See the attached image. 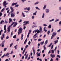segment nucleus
Masks as SVG:
<instances>
[{"label":"nucleus","mask_w":61,"mask_h":61,"mask_svg":"<svg viewBox=\"0 0 61 61\" xmlns=\"http://www.w3.org/2000/svg\"><path fill=\"white\" fill-rule=\"evenodd\" d=\"M57 56L59 58H60V56H59V55H57Z\"/></svg>","instance_id":"obj_51"},{"label":"nucleus","mask_w":61,"mask_h":61,"mask_svg":"<svg viewBox=\"0 0 61 61\" xmlns=\"http://www.w3.org/2000/svg\"><path fill=\"white\" fill-rule=\"evenodd\" d=\"M2 36L3 38H5V34L4 33L2 35Z\"/></svg>","instance_id":"obj_40"},{"label":"nucleus","mask_w":61,"mask_h":61,"mask_svg":"<svg viewBox=\"0 0 61 61\" xmlns=\"http://www.w3.org/2000/svg\"><path fill=\"white\" fill-rule=\"evenodd\" d=\"M24 56H23L22 58V59H24Z\"/></svg>","instance_id":"obj_61"},{"label":"nucleus","mask_w":61,"mask_h":61,"mask_svg":"<svg viewBox=\"0 0 61 61\" xmlns=\"http://www.w3.org/2000/svg\"><path fill=\"white\" fill-rule=\"evenodd\" d=\"M4 46V44H2L1 45V47H3Z\"/></svg>","instance_id":"obj_63"},{"label":"nucleus","mask_w":61,"mask_h":61,"mask_svg":"<svg viewBox=\"0 0 61 61\" xmlns=\"http://www.w3.org/2000/svg\"><path fill=\"white\" fill-rule=\"evenodd\" d=\"M13 45V43H11V44L10 45V47H11L12 45Z\"/></svg>","instance_id":"obj_54"},{"label":"nucleus","mask_w":61,"mask_h":61,"mask_svg":"<svg viewBox=\"0 0 61 61\" xmlns=\"http://www.w3.org/2000/svg\"><path fill=\"white\" fill-rule=\"evenodd\" d=\"M22 22V20H20L19 21V23H21V22Z\"/></svg>","instance_id":"obj_60"},{"label":"nucleus","mask_w":61,"mask_h":61,"mask_svg":"<svg viewBox=\"0 0 61 61\" xmlns=\"http://www.w3.org/2000/svg\"><path fill=\"white\" fill-rule=\"evenodd\" d=\"M18 6H19V5H15V7H18Z\"/></svg>","instance_id":"obj_41"},{"label":"nucleus","mask_w":61,"mask_h":61,"mask_svg":"<svg viewBox=\"0 0 61 61\" xmlns=\"http://www.w3.org/2000/svg\"><path fill=\"white\" fill-rule=\"evenodd\" d=\"M5 41H3L2 43H1V44H3V45H4V44L5 43Z\"/></svg>","instance_id":"obj_36"},{"label":"nucleus","mask_w":61,"mask_h":61,"mask_svg":"<svg viewBox=\"0 0 61 61\" xmlns=\"http://www.w3.org/2000/svg\"><path fill=\"white\" fill-rule=\"evenodd\" d=\"M31 30H30L29 31V32L30 34H31Z\"/></svg>","instance_id":"obj_59"},{"label":"nucleus","mask_w":61,"mask_h":61,"mask_svg":"<svg viewBox=\"0 0 61 61\" xmlns=\"http://www.w3.org/2000/svg\"><path fill=\"white\" fill-rule=\"evenodd\" d=\"M51 52H52V54H54V50H51Z\"/></svg>","instance_id":"obj_28"},{"label":"nucleus","mask_w":61,"mask_h":61,"mask_svg":"<svg viewBox=\"0 0 61 61\" xmlns=\"http://www.w3.org/2000/svg\"><path fill=\"white\" fill-rule=\"evenodd\" d=\"M54 46L53 45H52L51 46V49H53V46Z\"/></svg>","instance_id":"obj_52"},{"label":"nucleus","mask_w":61,"mask_h":61,"mask_svg":"<svg viewBox=\"0 0 61 61\" xmlns=\"http://www.w3.org/2000/svg\"><path fill=\"white\" fill-rule=\"evenodd\" d=\"M10 9H11V13H13V12H14V10L13 9V7H10Z\"/></svg>","instance_id":"obj_9"},{"label":"nucleus","mask_w":61,"mask_h":61,"mask_svg":"<svg viewBox=\"0 0 61 61\" xmlns=\"http://www.w3.org/2000/svg\"><path fill=\"white\" fill-rule=\"evenodd\" d=\"M43 25H44V26H47V25H46L45 24H44Z\"/></svg>","instance_id":"obj_58"},{"label":"nucleus","mask_w":61,"mask_h":61,"mask_svg":"<svg viewBox=\"0 0 61 61\" xmlns=\"http://www.w3.org/2000/svg\"><path fill=\"white\" fill-rule=\"evenodd\" d=\"M37 56H40V53H39L38 55Z\"/></svg>","instance_id":"obj_50"},{"label":"nucleus","mask_w":61,"mask_h":61,"mask_svg":"<svg viewBox=\"0 0 61 61\" xmlns=\"http://www.w3.org/2000/svg\"><path fill=\"white\" fill-rule=\"evenodd\" d=\"M46 5H45L44 7H43V9H45L46 8Z\"/></svg>","instance_id":"obj_31"},{"label":"nucleus","mask_w":61,"mask_h":61,"mask_svg":"<svg viewBox=\"0 0 61 61\" xmlns=\"http://www.w3.org/2000/svg\"><path fill=\"white\" fill-rule=\"evenodd\" d=\"M37 36V33H36L34 35V36L33 37H35V36Z\"/></svg>","instance_id":"obj_46"},{"label":"nucleus","mask_w":61,"mask_h":61,"mask_svg":"<svg viewBox=\"0 0 61 61\" xmlns=\"http://www.w3.org/2000/svg\"><path fill=\"white\" fill-rule=\"evenodd\" d=\"M4 21L2 20L0 22V24H3V23H4Z\"/></svg>","instance_id":"obj_19"},{"label":"nucleus","mask_w":61,"mask_h":61,"mask_svg":"<svg viewBox=\"0 0 61 61\" xmlns=\"http://www.w3.org/2000/svg\"><path fill=\"white\" fill-rule=\"evenodd\" d=\"M2 15V13H1V12H0V16H1Z\"/></svg>","instance_id":"obj_43"},{"label":"nucleus","mask_w":61,"mask_h":61,"mask_svg":"<svg viewBox=\"0 0 61 61\" xmlns=\"http://www.w3.org/2000/svg\"><path fill=\"white\" fill-rule=\"evenodd\" d=\"M22 15L23 16V17H25V15H24V13L23 12H22Z\"/></svg>","instance_id":"obj_30"},{"label":"nucleus","mask_w":61,"mask_h":61,"mask_svg":"<svg viewBox=\"0 0 61 61\" xmlns=\"http://www.w3.org/2000/svg\"><path fill=\"white\" fill-rule=\"evenodd\" d=\"M49 12V10L48 9H46V12L47 13H48V12Z\"/></svg>","instance_id":"obj_15"},{"label":"nucleus","mask_w":61,"mask_h":61,"mask_svg":"<svg viewBox=\"0 0 61 61\" xmlns=\"http://www.w3.org/2000/svg\"><path fill=\"white\" fill-rule=\"evenodd\" d=\"M10 15L11 17H14L15 16V15L13 13H11Z\"/></svg>","instance_id":"obj_7"},{"label":"nucleus","mask_w":61,"mask_h":61,"mask_svg":"<svg viewBox=\"0 0 61 61\" xmlns=\"http://www.w3.org/2000/svg\"><path fill=\"white\" fill-rule=\"evenodd\" d=\"M14 24V25L13 26V27H15L16 26V25H17V23L16 22H13V23H12L10 25L11 26H12V25H13Z\"/></svg>","instance_id":"obj_1"},{"label":"nucleus","mask_w":61,"mask_h":61,"mask_svg":"<svg viewBox=\"0 0 61 61\" xmlns=\"http://www.w3.org/2000/svg\"><path fill=\"white\" fill-rule=\"evenodd\" d=\"M45 55H46L45 54H44L43 55V57H45Z\"/></svg>","instance_id":"obj_57"},{"label":"nucleus","mask_w":61,"mask_h":61,"mask_svg":"<svg viewBox=\"0 0 61 61\" xmlns=\"http://www.w3.org/2000/svg\"><path fill=\"white\" fill-rule=\"evenodd\" d=\"M28 45H30V44H31V42L30 41H29L28 42Z\"/></svg>","instance_id":"obj_44"},{"label":"nucleus","mask_w":61,"mask_h":61,"mask_svg":"<svg viewBox=\"0 0 61 61\" xmlns=\"http://www.w3.org/2000/svg\"><path fill=\"white\" fill-rule=\"evenodd\" d=\"M38 30V29L36 30L35 31V33H36L37 32Z\"/></svg>","instance_id":"obj_55"},{"label":"nucleus","mask_w":61,"mask_h":61,"mask_svg":"<svg viewBox=\"0 0 61 61\" xmlns=\"http://www.w3.org/2000/svg\"><path fill=\"white\" fill-rule=\"evenodd\" d=\"M51 25H50L48 26V28H51Z\"/></svg>","instance_id":"obj_25"},{"label":"nucleus","mask_w":61,"mask_h":61,"mask_svg":"<svg viewBox=\"0 0 61 61\" xmlns=\"http://www.w3.org/2000/svg\"><path fill=\"white\" fill-rule=\"evenodd\" d=\"M9 38V37H8V36H7V37H6V39H8Z\"/></svg>","instance_id":"obj_48"},{"label":"nucleus","mask_w":61,"mask_h":61,"mask_svg":"<svg viewBox=\"0 0 61 61\" xmlns=\"http://www.w3.org/2000/svg\"><path fill=\"white\" fill-rule=\"evenodd\" d=\"M28 55H26L25 56V59H27V57H28Z\"/></svg>","instance_id":"obj_35"},{"label":"nucleus","mask_w":61,"mask_h":61,"mask_svg":"<svg viewBox=\"0 0 61 61\" xmlns=\"http://www.w3.org/2000/svg\"><path fill=\"white\" fill-rule=\"evenodd\" d=\"M52 44H53V43H51L50 45L48 46V47H50V46H52Z\"/></svg>","instance_id":"obj_26"},{"label":"nucleus","mask_w":61,"mask_h":61,"mask_svg":"<svg viewBox=\"0 0 61 61\" xmlns=\"http://www.w3.org/2000/svg\"><path fill=\"white\" fill-rule=\"evenodd\" d=\"M30 7H26L24 8V10H27L28 11H30Z\"/></svg>","instance_id":"obj_5"},{"label":"nucleus","mask_w":61,"mask_h":61,"mask_svg":"<svg viewBox=\"0 0 61 61\" xmlns=\"http://www.w3.org/2000/svg\"><path fill=\"white\" fill-rule=\"evenodd\" d=\"M5 54H4V55L2 56H1V58H3V57H4L5 56Z\"/></svg>","instance_id":"obj_37"},{"label":"nucleus","mask_w":61,"mask_h":61,"mask_svg":"<svg viewBox=\"0 0 61 61\" xmlns=\"http://www.w3.org/2000/svg\"><path fill=\"white\" fill-rule=\"evenodd\" d=\"M42 28L41 27H40V29H39V30H38V31L37 32V34H39V33H43V31H42Z\"/></svg>","instance_id":"obj_2"},{"label":"nucleus","mask_w":61,"mask_h":61,"mask_svg":"<svg viewBox=\"0 0 61 61\" xmlns=\"http://www.w3.org/2000/svg\"><path fill=\"white\" fill-rule=\"evenodd\" d=\"M23 30V29H22V28L21 27H20V28L18 30V35H20V34L21 33H22V31Z\"/></svg>","instance_id":"obj_3"},{"label":"nucleus","mask_w":61,"mask_h":61,"mask_svg":"<svg viewBox=\"0 0 61 61\" xmlns=\"http://www.w3.org/2000/svg\"><path fill=\"white\" fill-rule=\"evenodd\" d=\"M3 6H5V7H6V6L5 5H6L8 4V3H6V1H5L3 3Z\"/></svg>","instance_id":"obj_4"},{"label":"nucleus","mask_w":61,"mask_h":61,"mask_svg":"<svg viewBox=\"0 0 61 61\" xmlns=\"http://www.w3.org/2000/svg\"><path fill=\"white\" fill-rule=\"evenodd\" d=\"M6 49H7V48H5L4 49V51H6Z\"/></svg>","instance_id":"obj_45"},{"label":"nucleus","mask_w":61,"mask_h":61,"mask_svg":"<svg viewBox=\"0 0 61 61\" xmlns=\"http://www.w3.org/2000/svg\"><path fill=\"white\" fill-rule=\"evenodd\" d=\"M9 11H10L9 10H8L7 12V13H8H8H9Z\"/></svg>","instance_id":"obj_53"},{"label":"nucleus","mask_w":61,"mask_h":61,"mask_svg":"<svg viewBox=\"0 0 61 61\" xmlns=\"http://www.w3.org/2000/svg\"><path fill=\"white\" fill-rule=\"evenodd\" d=\"M54 21V19H53L52 20H51L49 21V22H52V21Z\"/></svg>","instance_id":"obj_32"},{"label":"nucleus","mask_w":61,"mask_h":61,"mask_svg":"<svg viewBox=\"0 0 61 61\" xmlns=\"http://www.w3.org/2000/svg\"><path fill=\"white\" fill-rule=\"evenodd\" d=\"M25 23H26L25 24L26 25H27V24H29V21H24L23 22L24 24H25Z\"/></svg>","instance_id":"obj_11"},{"label":"nucleus","mask_w":61,"mask_h":61,"mask_svg":"<svg viewBox=\"0 0 61 61\" xmlns=\"http://www.w3.org/2000/svg\"><path fill=\"white\" fill-rule=\"evenodd\" d=\"M51 57L52 58H54L55 57V55L54 54L52 55V54H51Z\"/></svg>","instance_id":"obj_8"},{"label":"nucleus","mask_w":61,"mask_h":61,"mask_svg":"<svg viewBox=\"0 0 61 61\" xmlns=\"http://www.w3.org/2000/svg\"><path fill=\"white\" fill-rule=\"evenodd\" d=\"M16 37V35L14 36L13 37V38H15Z\"/></svg>","instance_id":"obj_29"},{"label":"nucleus","mask_w":61,"mask_h":61,"mask_svg":"<svg viewBox=\"0 0 61 61\" xmlns=\"http://www.w3.org/2000/svg\"><path fill=\"white\" fill-rule=\"evenodd\" d=\"M9 23L10 24L11 23V22L12 21V19L11 18H10L9 19Z\"/></svg>","instance_id":"obj_13"},{"label":"nucleus","mask_w":61,"mask_h":61,"mask_svg":"<svg viewBox=\"0 0 61 61\" xmlns=\"http://www.w3.org/2000/svg\"><path fill=\"white\" fill-rule=\"evenodd\" d=\"M26 49H25V48L23 51V52H22V54H24L25 53V51L26 50Z\"/></svg>","instance_id":"obj_20"},{"label":"nucleus","mask_w":61,"mask_h":61,"mask_svg":"<svg viewBox=\"0 0 61 61\" xmlns=\"http://www.w3.org/2000/svg\"><path fill=\"white\" fill-rule=\"evenodd\" d=\"M14 47L16 49L17 48V45H16V46H15Z\"/></svg>","instance_id":"obj_22"},{"label":"nucleus","mask_w":61,"mask_h":61,"mask_svg":"<svg viewBox=\"0 0 61 61\" xmlns=\"http://www.w3.org/2000/svg\"><path fill=\"white\" fill-rule=\"evenodd\" d=\"M53 59L52 58H51L50 61H53Z\"/></svg>","instance_id":"obj_64"},{"label":"nucleus","mask_w":61,"mask_h":61,"mask_svg":"<svg viewBox=\"0 0 61 61\" xmlns=\"http://www.w3.org/2000/svg\"><path fill=\"white\" fill-rule=\"evenodd\" d=\"M55 42V44L56 45V43H57V42H58V40H57L56 41H54Z\"/></svg>","instance_id":"obj_16"},{"label":"nucleus","mask_w":61,"mask_h":61,"mask_svg":"<svg viewBox=\"0 0 61 61\" xmlns=\"http://www.w3.org/2000/svg\"><path fill=\"white\" fill-rule=\"evenodd\" d=\"M9 55V54L8 53H6V54H5V56H7Z\"/></svg>","instance_id":"obj_17"},{"label":"nucleus","mask_w":61,"mask_h":61,"mask_svg":"<svg viewBox=\"0 0 61 61\" xmlns=\"http://www.w3.org/2000/svg\"><path fill=\"white\" fill-rule=\"evenodd\" d=\"M11 27V26H9L8 27V32H9L10 31V28Z\"/></svg>","instance_id":"obj_6"},{"label":"nucleus","mask_w":61,"mask_h":61,"mask_svg":"<svg viewBox=\"0 0 61 61\" xmlns=\"http://www.w3.org/2000/svg\"><path fill=\"white\" fill-rule=\"evenodd\" d=\"M44 41H43L42 42H41L40 43V44L41 45H43V44H44Z\"/></svg>","instance_id":"obj_23"},{"label":"nucleus","mask_w":61,"mask_h":61,"mask_svg":"<svg viewBox=\"0 0 61 61\" xmlns=\"http://www.w3.org/2000/svg\"><path fill=\"white\" fill-rule=\"evenodd\" d=\"M21 49L22 51H23V49H24V48H21Z\"/></svg>","instance_id":"obj_56"},{"label":"nucleus","mask_w":61,"mask_h":61,"mask_svg":"<svg viewBox=\"0 0 61 61\" xmlns=\"http://www.w3.org/2000/svg\"><path fill=\"white\" fill-rule=\"evenodd\" d=\"M60 31H61V29H60L59 30H58L57 31V32H60Z\"/></svg>","instance_id":"obj_42"},{"label":"nucleus","mask_w":61,"mask_h":61,"mask_svg":"<svg viewBox=\"0 0 61 61\" xmlns=\"http://www.w3.org/2000/svg\"><path fill=\"white\" fill-rule=\"evenodd\" d=\"M5 10V8H3L1 11L0 12H3Z\"/></svg>","instance_id":"obj_24"},{"label":"nucleus","mask_w":61,"mask_h":61,"mask_svg":"<svg viewBox=\"0 0 61 61\" xmlns=\"http://www.w3.org/2000/svg\"><path fill=\"white\" fill-rule=\"evenodd\" d=\"M5 22L6 23V24H7V23H8V21H6V20H5Z\"/></svg>","instance_id":"obj_49"},{"label":"nucleus","mask_w":61,"mask_h":61,"mask_svg":"<svg viewBox=\"0 0 61 61\" xmlns=\"http://www.w3.org/2000/svg\"><path fill=\"white\" fill-rule=\"evenodd\" d=\"M59 21V19H57L55 21V22H57V21Z\"/></svg>","instance_id":"obj_47"},{"label":"nucleus","mask_w":61,"mask_h":61,"mask_svg":"<svg viewBox=\"0 0 61 61\" xmlns=\"http://www.w3.org/2000/svg\"><path fill=\"white\" fill-rule=\"evenodd\" d=\"M48 43V41L46 40V41L45 42V45H46V44H47V43Z\"/></svg>","instance_id":"obj_21"},{"label":"nucleus","mask_w":61,"mask_h":61,"mask_svg":"<svg viewBox=\"0 0 61 61\" xmlns=\"http://www.w3.org/2000/svg\"><path fill=\"white\" fill-rule=\"evenodd\" d=\"M27 39H26L24 41V44L25 45L26 43V42H27Z\"/></svg>","instance_id":"obj_14"},{"label":"nucleus","mask_w":61,"mask_h":61,"mask_svg":"<svg viewBox=\"0 0 61 61\" xmlns=\"http://www.w3.org/2000/svg\"><path fill=\"white\" fill-rule=\"evenodd\" d=\"M50 33V31L49 30L47 31V34L48 35H49V33Z\"/></svg>","instance_id":"obj_33"},{"label":"nucleus","mask_w":61,"mask_h":61,"mask_svg":"<svg viewBox=\"0 0 61 61\" xmlns=\"http://www.w3.org/2000/svg\"><path fill=\"white\" fill-rule=\"evenodd\" d=\"M56 35V33L55 32H54L52 34V36H53V37H54Z\"/></svg>","instance_id":"obj_10"},{"label":"nucleus","mask_w":61,"mask_h":61,"mask_svg":"<svg viewBox=\"0 0 61 61\" xmlns=\"http://www.w3.org/2000/svg\"><path fill=\"white\" fill-rule=\"evenodd\" d=\"M38 3H39V2L38 1L36 3H35L34 4V5H37V4H38Z\"/></svg>","instance_id":"obj_34"},{"label":"nucleus","mask_w":61,"mask_h":61,"mask_svg":"<svg viewBox=\"0 0 61 61\" xmlns=\"http://www.w3.org/2000/svg\"><path fill=\"white\" fill-rule=\"evenodd\" d=\"M34 17H35V16H33L32 17V19H34Z\"/></svg>","instance_id":"obj_62"},{"label":"nucleus","mask_w":61,"mask_h":61,"mask_svg":"<svg viewBox=\"0 0 61 61\" xmlns=\"http://www.w3.org/2000/svg\"><path fill=\"white\" fill-rule=\"evenodd\" d=\"M32 50L33 51V55H35V49H34V47H33Z\"/></svg>","instance_id":"obj_12"},{"label":"nucleus","mask_w":61,"mask_h":61,"mask_svg":"<svg viewBox=\"0 0 61 61\" xmlns=\"http://www.w3.org/2000/svg\"><path fill=\"white\" fill-rule=\"evenodd\" d=\"M45 16V14L44 13H43V15H42V18H44V16Z\"/></svg>","instance_id":"obj_38"},{"label":"nucleus","mask_w":61,"mask_h":61,"mask_svg":"<svg viewBox=\"0 0 61 61\" xmlns=\"http://www.w3.org/2000/svg\"><path fill=\"white\" fill-rule=\"evenodd\" d=\"M41 40H42V39H39L38 40V41L39 42V41H41Z\"/></svg>","instance_id":"obj_39"},{"label":"nucleus","mask_w":61,"mask_h":61,"mask_svg":"<svg viewBox=\"0 0 61 61\" xmlns=\"http://www.w3.org/2000/svg\"><path fill=\"white\" fill-rule=\"evenodd\" d=\"M16 4H17V3L16 2L15 3H14L12 4V5L13 6L14 5H16Z\"/></svg>","instance_id":"obj_18"},{"label":"nucleus","mask_w":61,"mask_h":61,"mask_svg":"<svg viewBox=\"0 0 61 61\" xmlns=\"http://www.w3.org/2000/svg\"><path fill=\"white\" fill-rule=\"evenodd\" d=\"M6 25H5L4 26V29H5V30L6 29Z\"/></svg>","instance_id":"obj_27"}]
</instances>
